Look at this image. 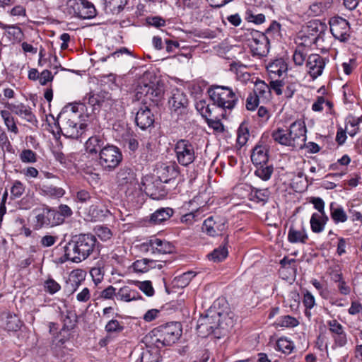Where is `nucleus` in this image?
Instances as JSON below:
<instances>
[{"instance_id": "23", "label": "nucleus", "mask_w": 362, "mask_h": 362, "mask_svg": "<svg viewBox=\"0 0 362 362\" xmlns=\"http://www.w3.org/2000/svg\"><path fill=\"white\" fill-rule=\"evenodd\" d=\"M86 151L90 154L100 153L101 150L106 146L105 139L103 135L97 134L90 136L85 144Z\"/></svg>"}, {"instance_id": "1", "label": "nucleus", "mask_w": 362, "mask_h": 362, "mask_svg": "<svg viewBox=\"0 0 362 362\" xmlns=\"http://www.w3.org/2000/svg\"><path fill=\"white\" fill-rule=\"evenodd\" d=\"M165 93L164 83L160 81H151L138 86L136 96L142 100L143 105L136 112L135 122L141 130H146L154 127L155 117L148 103L158 106L163 99Z\"/></svg>"}, {"instance_id": "38", "label": "nucleus", "mask_w": 362, "mask_h": 362, "mask_svg": "<svg viewBox=\"0 0 362 362\" xmlns=\"http://www.w3.org/2000/svg\"><path fill=\"white\" fill-rule=\"evenodd\" d=\"M222 315L223 314L221 312H218L210 315L212 319L211 320V325L212 327V329H214V332H212V334L218 339L225 335L224 327H221L222 322H221V317Z\"/></svg>"}, {"instance_id": "37", "label": "nucleus", "mask_w": 362, "mask_h": 362, "mask_svg": "<svg viewBox=\"0 0 362 362\" xmlns=\"http://www.w3.org/2000/svg\"><path fill=\"white\" fill-rule=\"evenodd\" d=\"M272 137L276 142L281 145L293 147L292 141L291 140V137H289L288 130L278 128L272 132Z\"/></svg>"}, {"instance_id": "47", "label": "nucleus", "mask_w": 362, "mask_h": 362, "mask_svg": "<svg viewBox=\"0 0 362 362\" xmlns=\"http://www.w3.org/2000/svg\"><path fill=\"white\" fill-rule=\"evenodd\" d=\"M216 226V223L214 221L213 217L211 216L204 221L202 226V230L204 233H206L210 236L218 235L219 233L215 228Z\"/></svg>"}, {"instance_id": "27", "label": "nucleus", "mask_w": 362, "mask_h": 362, "mask_svg": "<svg viewBox=\"0 0 362 362\" xmlns=\"http://www.w3.org/2000/svg\"><path fill=\"white\" fill-rule=\"evenodd\" d=\"M5 106L15 114L25 118L29 122H32L35 119L30 110L27 108L23 104L15 105L8 103Z\"/></svg>"}, {"instance_id": "5", "label": "nucleus", "mask_w": 362, "mask_h": 362, "mask_svg": "<svg viewBox=\"0 0 362 362\" xmlns=\"http://www.w3.org/2000/svg\"><path fill=\"white\" fill-rule=\"evenodd\" d=\"M121 150L113 145H106L99 154V165L107 171L114 170L122 161Z\"/></svg>"}, {"instance_id": "8", "label": "nucleus", "mask_w": 362, "mask_h": 362, "mask_svg": "<svg viewBox=\"0 0 362 362\" xmlns=\"http://www.w3.org/2000/svg\"><path fill=\"white\" fill-rule=\"evenodd\" d=\"M163 183V182L160 181L158 178L146 175L142 179L141 189L151 199L159 200L163 199L168 194Z\"/></svg>"}, {"instance_id": "63", "label": "nucleus", "mask_w": 362, "mask_h": 362, "mask_svg": "<svg viewBox=\"0 0 362 362\" xmlns=\"http://www.w3.org/2000/svg\"><path fill=\"white\" fill-rule=\"evenodd\" d=\"M6 30H7V34L12 36L13 40H21L23 36V33L18 26L7 25Z\"/></svg>"}, {"instance_id": "54", "label": "nucleus", "mask_w": 362, "mask_h": 362, "mask_svg": "<svg viewBox=\"0 0 362 362\" xmlns=\"http://www.w3.org/2000/svg\"><path fill=\"white\" fill-rule=\"evenodd\" d=\"M61 289V286L52 278H48L44 282V290L45 292L53 295Z\"/></svg>"}, {"instance_id": "53", "label": "nucleus", "mask_w": 362, "mask_h": 362, "mask_svg": "<svg viewBox=\"0 0 362 362\" xmlns=\"http://www.w3.org/2000/svg\"><path fill=\"white\" fill-rule=\"evenodd\" d=\"M94 231L98 237L103 241H107L112 236L111 230L107 226H97L94 228Z\"/></svg>"}, {"instance_id": "30", "label": "nucleus", "mask_w": 362, "mask_h": 362, "mask_svg": "<svg viewBox=\"0 0 362 362\" xmlns=\"http://www.w3.org/2000/svg\"><path fill=\"white\" fill-rule=\"evenodd\" d=\"M117 296L119 300L130 302L132 300H136L138 299H141L142 297L139 292L136 290L132 289L127 286H124L118 291L117 293Z\"/></svg>"}, {"instance_id": "33", "label": "nucleus", "mask_w": 362, "mask_h": 362, "mask_svg": "<svg viewBox=\"0 0 362 362\" xmlns=\"http://www.w3.org/2000/svg\"><path fill=\"white\" fill-rule=\"evenodd\" d=\"M59 309L61 310L60 308H59ZM60 315L61 320L63 322V327L62 329V330L69 331L76 327L77 322V317L76 314L71 311L66 310V314L60 311Z\"/></svg>"}, {"instance_id": "41", "label": "nucleus", "mask_w": 362, "mask_h": 362, "mask_svg": "<svg viewBox=\"0 0 362 362\" xmlns=\"http://www.w3.org/2000/svg\"><path fill=\"white\" fill-rule=\"evenodd\" d=\"M270 192L267 188L257 189L252 187L250 201L262 204H265L269 200Z\"/></svg>"}, {"instance_id": "24", "label": "nucleus", "mask_w": 362, "mask_h": 362, "mask_svg": "<svg viewBox=\"0 0 362 362\" xmlns=\"http://www.w3.org/2000/svg\"><path fill=\"white\" fill-rule=\"evenodd\" d=\"M267 70L271 78L275 76H281L284 73L288 70V66L285 60L282 58H279L268 64Z\"/></svg>"}, {"instance_id": "22", "label": "nucleus", "mask_w": 362, "mask_h": 362, "mask_svg": "<svg viewBox=\"0 0 362 362\" xmlns=\"http://www.w3.org/2000/svg\"><path fill=\"white\" fill-rule=\"evenodd\" d=\"M136 180V173L129 166L122 167L116 175V182L119 186L132 185Z\"/></svg>"}, {"instance_id": "10", "label": "nucleus", "mask_w": 362, "mask_h": 362, "mask_svg": "<svg viewBox=\"0 0 362 362\" xmlns=\"http://www.w3.org/2000/svg\"><path fill=\"white\" fill-rule=\"evenodd\" d=\"M252 40L250 47L253 56L259 58L266 56L269 50V41L265 33L253 30L250 33Z\"/></svg>"}, {"instance_id": "2", "label": "nucleus", "mask_w": 362, "mask_h": 362, "mask_svg": "<svg viewBox=\"0 0 362 362\" xmlns=\"http://www.w3.org/2000/svg\"><path fill=\"white\" fill-rule=\"evenodd\" d=\"M100 243L92 233H80L72 235L64 247V261L78 263L88 259L91 255L99 252Z\"/></svg>"}, {"instance_id": "55", "label": "nucleus", "mask_w": 362, "mask_h": 362, "mask_svg": "<svg viewBox=\"0 0 362 362\" xmlns=\"http://www.w3.org/2000/svg\"><path fill=\"white\" fill-rule=\"evenodd\" d=\"M136 286H137L139 289L143 291L147 296H153L154 294V288L152 286L151 281H132Z\"/></svg>"}, {"instance_id": "46", "label": "nucleus", "mask_w": 362, "mask_h": 362, "mask_svg": "<svg viewBox=\"0 0 362 362\" xmlns=\"http://www.w3.org/2000/svg\"><path fill=\"white\" fill-rule=\"evenodd\" d=\"M83 279L81 276V272L74 271L71 273V275L69 279V281H66V287H72V289L69 290L70 293H74L79 285L81 284V281Z\"/></svg>"}, {"instance_id": "61", "label": "nucleus", "mask_w": 362, "mask_h": 362, "mask_svg": "<svg viewBox=\"0 0 362 362\" xmlns=\"http://www.w3.org/2000/svg\"><path fill=\"white\" fill-rule=\"evenodd\" d=\"M249 132L246 127H240L237 132V143L240 146H244L248 139Z\"/></svg>"}, {"instance_id": "56", "label": "nucleus", "mask_w": 362, "mask_h": 362, "mask_svg": "<svg viewBox=\"0 0 362 362\" xmlns=\"http://www.w3.org/2000/svg\"><path fill=\"white\" fill-rule=\"evenodd\" d=\"M325 27V24L320 22L319 21H310L307 25V31L309 34L313 35L317 33H320V34L324 31Z\"/></svg>"}, {"instance_id": "34", "label": "nucleus", "mask_w": 362, "mask_h": 362, "mask_svg": "<svg viewBox=\"0 0 362 362\" xmlns=\"http://www.w3.org/2000/svg\"><path fill=\"white\" fill-rule=\"evenodd\" d=\"M157 349L156 348L148 349V346L146 349H142V351L136 362H158L160 355Z\"/></svg>"}, {"instance_id": "13", "label": "nucleus", "mask_w": 362, "mask_h": 362, "mask_svg": "<svg viewBox=\"0 0 362 362\" xmlns=\"http://www.w3.org/2000/svg\"><path fill=\"white\" fill-rule=\"evenodd\" d=\"M330 31L335 39L346 42L350 37L349 22L341 17H334L329 21Z\"/></svg>"}, {"instance_id": "4", "label": "nucleus", "mask_w": 362, "mask_h": 362, "mask_svg": "<svg viewBox=\"0 0 362 362\" xmlns=\"http://www.w3.org/2000/svg\"><path fill=\"white\" fill-rule=\"evenodd\" d=\"M189 99L185 93L176 88L172 91L168 99V106L173 117L177 120H185L189 112Z\"/></svg>"}, {"instance_id": "18", "label": "nucleus", "mask_w": 362, "mask_h": 362, "mask_svg": "<svg viewBox=\"0 0 362 362\" xmlns=\"http://www.w3.org/2000/svg\"><path fill=\"white\" fill-rule=\"evenodd\" d=\"M144 245H146L147 251L151 250L153 254H170L174 251V246L170 242L159 238H152Z\"/></svg>"}, {"instance_id": "12", "label": "nucleus", "mask_w": 362, "mask_h": 362, "mask_svg": "<svg viewBox=\"0 0 362 362\" xmlns=\"http://www.w3.org/2000/svg\"><path fill=\"white\" fill-rule=\"evenodd\" d=\"M293 148L302 149L305 146L306 127L304 122L297 120L293 122L288 130Z\"/></svg>"}, {"instance_id": "35", "label": "nucleus", "mask_w": 362, "mask_h": 362, "mask_svg": "<svg viewBox=\"0 0 362 362\" xmlns=\"http://www.w3.org/2000/svg\"><path fill=\"white\" fill-rule=\"evenodd\" d=\"M125 134H122V138L124 145L132 152L136 151L139 147V141L136 139V135L130 128H125Z\"/></svg>"}, {"instance_id": "45", "label": "nucleus", "mask_w": 362, "mask_h": 362, "mask_svg": "<svg viewBox=\"0 0 362 362\" xmlns=\"http://www.w3.org/2000/svg\"><path fill=\"white\" fill-rule=\"evenodd\" d=\"M83 279L81 276V272L74 271L71 273V275L69 279V281H66V287H72V289L69 290L70 293H74L79 285L81 284V281Z\"/></svg>"}, {"instance_id": "52", "label": "nucleus", "mask_w": 362, "mask_h": 362, "mask_svg": "<svg viewBox=\"0 0 362 362\" xmlns=\"http://www.w3.org/2000/svg\"><path fill=\"white\" fill-rule=\"evenodd\" d=\"M124 329L122 322H119L117 320L112 319L107 322L105 327V330L110 334L120 333Z\"/></svg>"}, {"instance_id": "44", "label": "nucleus", "mask_w": 362, "mask_h": 362, "mask_svg": "<svg viewBox=\"0 0 362 362\" xmlns=\"http://www.w3.org/2000/svg\"><path fill=\"white\" fill-rule=\"evenodd\" d=\"M55 212L59 225L64 222L66 218L70 217L73 214L71 208L66 204H60L58 209H55Z\"/></svg>"}, {"instance_id": "3", "label": "nucleus", "mask_w": 362, "mask_h": 362, "mask_svg": "<svg viewBox=\"0 0 362 362\" xmlns=\"http://www.w3.org/2000/svg\"><path fill=\"white\" fill-rule=\"evenodd\" d=\"M181 335V324L178 322H170L154 328L150 333V342L156 349H161L175 344Z\"/></svg>"}, {"instance_id": "17", "label": "nucleus", "mask_w": 362, "mask_h": 362, "mask_svg": "<svg viewBox=\"0 0 362 362\" xmlns=\"http://www.w3.org/2000/svg\"><path fill=\"white\" fill-rule=\"evenodd\" d=\"M307 233L303 222L300 224H291L289 227L287 239L292 244H305L308 240Z\"/></svg>"}, {"instance_id": "48", "label": "nucleus", "mask_w": 362, "mask_h": 362, "mask_svg": "<svg viewBox=\"0 0 362 362\" xmlns=\"http://www.w3.org/2000/svg\"><path fill=\"white\" fill-rule=\"evenodd\" d=\"M299 325V321L291 315H284L279 318L276 325L281 327H296Z\"/></svg>"}, {"instance_id": "51", "label": "nucleus", "mask_w": 362, "mask_h": 362, "mask_svg": "<svg viewBox=\"0 0 362 362\" xmlns=\"http://www.w3.org/2000/svg\"><path fill=\"white\" fill-rule=\"evenodd\" d=\"M277 350L284 354H291L293 351L294 346L293 343L288 340L286 338L281 337L276 341Z\"/></svg>"}, {"instance_id": "6", "label": "nucleus", "mask_w": 362, "mask_h": 362, "mask_svg": "<svg viewBox=\"0 0 362 362\" xmlns=\"http://www.w3.org/2000/svg\"><path fill=\"white\" fill-rule=\"evenodd\" d=\"M62 122V127H59L62 134L66 137L78 139L84 134L86 124L81 123L78 126V123L74 121V117L67 115L65 112H61L57 119V124L59 121Z\"/></svg>"}, {"instance_id": "58", "label": "nucleus", "mask_w": 362, "mask_h": 362, "mask_svg": "<svg viewBox=\"0 0 362 362\" xmlns=\"http://www.w3.org/2000/svg\"><path fill=\"white\" fill-rule=\"evenodd\" d=\"M23 163H33L37 160L36 153L30 149H24L20 154Z\"/></svg>"}, {"instance_id": "15", "label": "nucleus", "mask_w": 362, "mask_h": 362, "mask_svg": "<svg viewBox=\"0 0 362 362\" xmlns=\"http://www.w3.org/2000/svg\"><path fill=\"white\" fill-rule=\"evenodd\" d=\"M108 98L109 93L105 91H100L97 93L90 92L88 93L85 98V100H88V105L86 107L87 116L89 117L99 113L101 107Z\"/></svg>"}, {"instance_id": "31", "label": "nucleus", "mask_w": 362, "mask_h": 362, "mask_svg": "<svg viewBox=\"0 0 362 362\" xmlns=\"http://www.w3.org/2000/svg\"><path fill=\"white\" fill-rule=\"evenodd\" d=\"M330 216L335 223H344L347 221V215L341 206H337L335 202L329 205Z\"/></svg>"}, {"instance_id": "20", "label": "nucleus", "mask_w": 362, "mask_h": 362, "mask_svg": "<svg viewBox=\"0 0 362 362\" xmlns=\"http://www.w3.org/2000/svg\"><path fill=\"white\" fill-rule=\"evenodd\" d=\"M226 90V86L217 85L211 86L208 90L210 98L214 101V105L216 104L217 105L218 107L223 108V112L221 114V115L223 118L226 117V113L225 107V104L226 103V95L225 93Z\"/></svg>"}, {"instance_id": "19", "label": "nucleus", "mask_w": 362, "mask_h": 362, "mask_svg": "<svg viewBox=\"0 0 362 362\" xmlns=\"http://www.w3.org/2000/svg\"><path fill=\"white\" fill-rule=\"evenodd\" d=\"M74 12L78 18L90 19L96 16V9L91 2L87 0H74Z\"/></svg>"}, {"instance_id": "43", "label": "nucleus", "mask_w": 362, "mask_h": 362, "mask_svg": "<svg viewBox=\"0 0 362 362\" xmlns=\"http://www.w3.org/2000/svg\"><path fill=\"white\" fill-rule=\"evenodd\" d=\"M274 173L272 165L262 164L258 165L255 171V175L264 181H267L271 178Z\"/></svg>"}, {"instance_id": "21", "label": "nucleus", "mask_w": 362, "mask_h": 362, "mask_svg": "<svg viewBox=\"0 0 362 362\" xmlns=\"http://www.w3.org/2000/svg\"><path fill=\"white\" fill-rule=\"evenodd\" d=\"M0 318L2 327L8 332H17L23 325L18 315L8 311L3 312Z\"/></svg>"}, {"instance_id": "25", "label": "nucleus", "mask_w": 362, "mask_h": 362, "mask_svg": "<svg viewBox=\"0 0 362 362\" xmlns=\"http://www.w3.org/2000/svg\"><path fill=\"white\" fill-rule=\"evenodd\" d=\"M211 317L209 314L201 315L197 321V332L199 337H206L214 332L211 325Z\"/></svg>"}, {"instance_id": "16", "label": "nucleus", "mask_w": 362, "mask_h": 362, "mask_svg": "<svg viewBox=\"0 0 362 362\" xmlns=\"http://www.w3.org/2000/svg\"><path fill=\"white\" fill-rule=\"evenodd\" d=\"M328 59L317 54H312L307 59L306 66L308 68V73L313 78H317L322 74V71Z\"/></svg>"}, {"instance_id": "62", "label": "nucleus", "mask_w": 362, "mask_h": 362, "mask_svg": "<svg viewBox=\"0 0 362 362\" xmlns=\"http://www.w3.org/2000/svg\"><path fill=\"white\" fill-rule=\"evenodd\" d=\"M246 66L240 62H233L230 64V71L235 75L236 79L238 78V75H242L245 72Z\"/></svg>"}, {"instance_id": "40", "label": "nucleus", "mask_w": 362, "mask_h": 362, "mask_svg": "<svg viewBox=\"0 0 362 362\" xmlns=\"http://www.w3.org/2000/svg\"><path fill=\"white\" fill-rule=\"evenodd\" d=\"M127 4V0H105V8L107 11L117 14L124 9Z\"/></svg>"}, {"instance_id": "32", "label": "nucleus", "mask_w": 362, "mask_h": 362, "mask_svg": "<svg viewBox=\"0 0 362 362\" xmlns=\"http://www.w3.org/2000/svg\"><path fill=\"white\" fill-rule=\"evenodd\" d=\"M252 186L247 183H240L233 188V194L238 199L247 198L250 200Z\"/></svg>"}, {"instance_id": "59", "label": "nucleus", "mask_w": 362, "mask_h": 362, "mask_svg": "<svg viewBox=\"0 0 362 362\" xmlns=\"http://www.w3.org/2000/svg\"><path fill=\"white\" fill-rule=\"evenodd\" d=\"M206 122L208 126L216 132H223L225 130L223 124L217 117L214 118H206Z\"/></svg>"}, {"instance_id": "57", "label": "nucleus", "mask_w": 362, "mask_h": 362, "mask_svg": "<svg viewBox=\"0 0 362 362\" xmlns=\"http://www.w3.org/2000/svg\"><path fill=\"white\" fill-rule=\"evenodd\" d=\"M196 109L200 115L206 120L211 116V109L209 105H206L204 100H200L196 104Z\"/></svg>"}, {"instance_id": "29", "label": "nucleus", "mask_w": 362, "mask_h": 362, "mask_svg": "<svg viewBox=\"0 0 362 362\" xmlns=\"http://www.w3.org/2000/svg\"><path fill=\"white\" fill-rule=\"evenodd\" d=\"M328 220L327 215H319L317 213L313 214L310 220L312 231L315 233L322 232Z\"/></svg>"}, {"instance_id": "60", "label": "nucleus", "mask_w": 362, "mask_h": 362, "mask_svg": "<svg viewBox=\"0 0 362 362\" xmlns=\"http://www.w3.org/2000/svg\"><path fill=\"white\" fill-rule=\"evenodd\" d=\"M241 97L239 92H234L228 87V109H233Z\"/></svg>"}, {"instance_id": "11", "label": "nucleus", "mask_w": 362, "mask_h": 362, "mask_svg": "<svg viewBox=\"0 0 362 362\" xmlns=\"http://www.w3.org/2000/svg\"><path fill=\"white\" fill-rule=\"evenodd\" d=\"M38 211L35 216L36 223L34 226L35 230L59 225L56 217L55 209L44 205L41 209H38Z\"/></svg>"}, {"instance_id": "28", "label": "nucleus", "mask_w": 362, "mask_h": 362, "mask_svg": "<svg viewBox=\"0 0 362 362\" xmlns=\"http://www.w3.org/2000/svg\"><path fill=\"white\" fill-rule=\"evenodd\" d=\"M267 149L265 146L257 145L252 150L251 160L254 165L267 164L268 162Z\"/></svg>"}, {"instance_id": "64", "label": "nucleus", "mask_w": 362, "mask_h": 362, "mask_svg": "<svg viewBox=\"0 0 362 362\" xmlns=\"http://www.w3.org/2000/svg\"><path fill=\"white\" fill-rule=\"evenodd\" d=\"M307 57V54L305 53L303 49H297L293 53V60L296 65L302 66Z\"/></svg>"}, {"instance_id": "9", "label": "nucleus", "mask_w": 362, "mask_h": 362, "mask_svg": "<svg viewBox=\"0 0 362 362\" xmlns=\"http://www.w3.org/2000/svg\"><path fill=\"white\" fill-rule=\"evenodd\" d=\"M175 152L178 163L187 166L192 163L196 158L193 144L187 139H180L175 145Z\"/></svg>"}, {"instance_id": "42", "label": "nucleus", "mask_w": 362, "mask_h": 362, "mask_svg": "<svg viewBox=\"0 0 362 362\" xmlns=\"http://www.w3.org/2000/svg\"><path fill=\"white\" fill-rule=\"evenodd\" d=\"M150 264H155V261L147 258L139 259L132 264V268L135 272L145 273L150 269L156 268V266H151Z\"/></svg>"}, {"instance_id": "50", "label": "nucleus", "mask_w": 362, "mask_h": 362, "mask_svg": "<svg viewBox=\"0 0 362 362\" xmlns=\"http://www.w3.org/2000/svg\"><path fill=\"white\" fill-rule=\"evenodd\" d=\"M303 303L305 307V315L310 317L311 316V310L315 305V300L313 295L308 291H306L303 295Z\"/></svg>"}, {"instance_id": "49", "label": "nucleus", "mask_w": 362, "mask_h": 362, "mask_svg": "<svg viewBox=\"0 0 362 362\" xmlns=\"http://www.w3.org/2000/svg\"><path fill=\"white\" fill-rule=\"evenodd\" d=\"M1 115L4 119L5 125L7 127L8 129L15 134H17L18 132V129L16 127L14 118L11 115L10 112L7 110H1Z\"/></svg>"}, {"instance_id": "26", "label": "nucleus", "mask_w": 362, "mask_h": 362, "mask_svg": "<svg viewBox=\"0 0 362 362\" xmlns=\"http://www.w3.org/2000/svg\"><path fill=\"white\" fill-rule=\"evenodd\" d=\"M174 214L172 208H160L151 214L148 222L153 225L160 224L168 220Z\"/></svg>"}, {"instance_id": "39", "label": "nucleus", "mask_w": 362, "mask_h": 362, "mask_svg": "<svg viewBox=\"0 0 362 362\" xmlns=\"http://www.w3.org/2000/svg\"><path fill=\"white\" fill-rule=\"evenodd\" d=\"M40 189L43 195L52 198H60L65 194V190L63 188L52 185H42Z\"/></svg>"}, {"instance_id": "14", "label": "nucleus", "mask_w": 362, "mask_h": 362, "mask_svg": "<svg viewBox=\"0 0 362 362\" xmlns=\"http://www.w3.org/2000/svg\"><path fill=\"white\" fill-rule=\"evenodd\" d=\"M157 178L163 183H169L179 175V167L175 163H159L156 165Z\"/></svg>"}, {"instance_id": "36", "label": "nucleus", "mask_w": 362, "mask_h": 362, "mask_svg": "<svg viewBox=\"0 0 362 362\" xmlns=\"http://www.w3.org/2000/svg\"><path fill=\"white\" fill-rule=\"evenodd\" d=\"M207 257L210 260L217 263L226 258V237L224 238L221 245L210 252Z\"/></svg>"}, {"instance_id": "7", "label": "nucleus", "mask_w": 362, "mask_h": 362, "mask_svg": "<svg viewBox=\"0 0 362 362\" xmlns=\"http://www.w3.org/2000/svg\"><path fill=\"white\" fill-rule=\"evenodd\" d=\"M271 95L269 86L263 81L257 79L255 82V89L250 93L246 100V108L247 110H255L260 103H264L269 100Z\"/></svg>"}]
</instances>
